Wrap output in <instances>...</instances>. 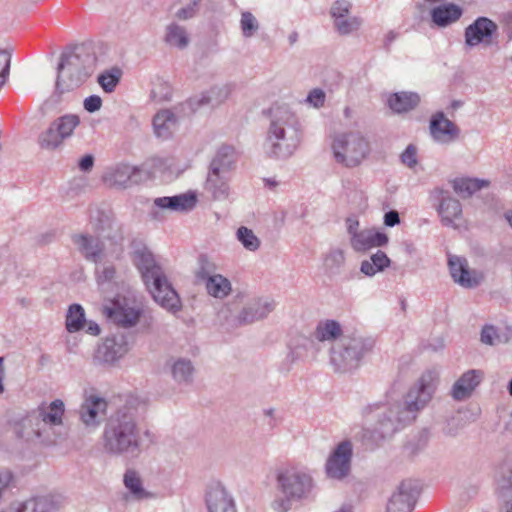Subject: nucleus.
Listing matches in <instances>:
<instances>
[{
	"label": "nucleus",
	"instance_id": "56",
	"mask_svg": "<svg viewBox=\"0 0 512 512\" xmlns=\"http://www.w3.org/2000/svg\"><path fill=\"white\" fill-rule=\"evenodd\" d=\"M200 2H201V0H191L190 4H188L186 7H183L177 11L176 16L182 20H187V19L192 18L196 14L197 7Z\"/></svg>",
	"mask_w": 512,
	"mask_h": 512
},
{
	"label": "nucleus",
	"instance_id": "29",
	"mask_svg": "<svg viewBox=\"0 0 512 512\" xmlns=\"http://www.w3.org/2000/svg\"><path fill=\"white\" fill-rule=\"evenodd\" d=\"M388 241L389 238L385 233L364 229L350 239V245L355 251L362 252L374 247L385 246Z\"/></svg>",
	"mask_w": 512,
	"mask_h": 512
},
{
	"label": "nucleus",
	"instance_id": "6",
	"mask_svg": "<svg viewBox=\"0 0 512 512\" xmlns=\"http://www.w3.org/2000/svg\"><path fill=\"white\" fill-rule=\"evenodd\" d=\"M64 414L65 404L61 399L42 405L22 420L19 436L45 445L55 444L59 438L56 428L63 425Z\"/></svg>",
	"mask_w": 512,
	"mask_h": 512
},
{
	"label": "nucleus",
	"instance_id": "31",
	"mask_svg": "<svg viewBox=\"0 0 512 512\" xmlns=\"http://www.w3.org/2000/svg\"><path fill=\"white\" fill-rule=\"evenodd\" d=\"M463 14L460 6L448 3L433 8L430 12L431 19L438 27H446L458 21Z\"/></svg>",
	"mask_w": 512,
	"mask_h": 512
},
{
	"label": "nucleus",
	"instance_id": "18",
	"mask_svg": "<svg viewBox=\"0 0 512 512\" xmlns=\"http://www.w3.org/2000/svg\"><path fill=\"white\" fill-rule=\"evenodd\" d=\"M448 266L455 283L464 288L477 287L482 281V274L469 268L466 258L457 255H449Z\"/></svg>",
	"mask_w": 512,
	"mask_h": 512
},
{
	"label": "nucleus",
	"instance_id": "10",
	"mask_svg": "<svg viewBox=\"0 0 512 512\" xmlns=\"http://www.w3.org/2000/svg\"><path fill=\"white\" fill-rule=\"evenodd\" d=\"M103 314L111 323L125 328H133L145 317V306L136 297L117 294L103 305Z\"/></svg>",
	"mask_w": 512,
	"mask_h": 512
},
{
	"label": "nucleus",
	"instance_id": "61",
	"mask_svg": "<svg viewBox=\"0 0 512 512\" xmlns=\"http://www.w3.org/2000/svg\"><path fill=\"white\" fill-rule=\"evenodd\" d=\"M501 498V511L502 512H512V492L505 493V496L499 495Z\"/></svg>",
	"mask_w": 512,
	"mask_h": 512
},
{
	"label": "nucleus",
	"instance_id": "23",
	"mask_svg": "<svg viewBox=\"0 0 512 512\" xmlns=\"http://www.w3.org/2000/svg\"><path fill=\"white\" fill-rule=\"evenodd\" d=\"M197 201V193L188 191L174 196L157 197L153 200V205L161 211L185 213L193 210Z\"/></svg>",
	"mask_w": 512,
	"mask_h": 512
},
{
	"label": "nucleus",
	"instance_id": "8",
	"mask_svg": "<svg viewBox=\"0 0 512 512\" xmlns=\"http://www.w3.org/2000/svg\"><path fill=\"white\" fill-rule=\"evenodd\" d=\"M373 347L372 338L357 333L345 334L331 346L330 364L335 372H351L360 366L362 359Z\"/></svg>",
	"mask_w": 512,
	"mask_h": 512
},
{
	"label": "nucleus",
	"instance_id": "27",
	"mask_svg": "<svg viewBox=\"0 0 512 512\" xmlns=\"http://www.w3.org/2000/svg\"><path fill=\"white\" fill-rule=\"evenodd\" d=\"M230 95V89L227 86H215L189 99L188 104L192 110H198L203 107L215 108L224 103Z\"/></svg>",
	"mask_w": 512,
	"mask_h": 512
},
{
	"label": "nucleus",
	"instance_id": "45",
	"mask_svg": "<svg viewBox=\"0 0 512 512\" xmlns=\"http://www.w3.org/2000/svg\"><path fill=\"white\" fill-rule=\"evenodd\" d=\"M165 42L179 49L187 47L189 38L185 28L176 23L168 25L165 33Z\"/></svg>",
	"mask_w": 512,
	"mask_h": 512
},
{
	"label": "nucleus",
	"instance_id": "12",
	"mask_svg": "<svg viewBox=\"0 0 512 512\" xmlns=\"http://www.w3.org/2000/svg\"><path fill=\"white\" fill-rule=\"evenodd\" d=\"M430 200L436 207L440 216L441 223L453 229L459 227V221L462 220V205L454 198L448 190L440 187L434 188L430 192Z\"/></svg>",
	"mask_w": 512,
	"mask_h": 512
},
{
	"label": "nucleus",
	"instance_id": "60",
	"mask_svg": "<svg viewBox=\"0 0 512 512\" xmlns=\"http://www.w3.org/2000/svg\"><path fill=\"white\" fill-rule=\"evenodd\" d=\"M263 415L268 418V422H267V425L271 428H274L278 421H279V417L276 415V409L275 408H265L263 410Z\"/></svg>",
	"mask_w": 512,
	"mask_h": 512
},
{
	"label": "nucleus",
	"instance_id": "26",
	"mask_svg": "<svg viewBox=\"0 0 512 512\" xmlns=\"http://www.w3.org/2000/svg\"><path fill=\"white\" fill-rule=\"evenodd\" d=\"M129 351L127 338L123 334L108 336L104 339L98 352L102 355V360L107 364H114L123 358Z\"/></svg>",
	"mask_w": 512,
	"mask_h": 512
},
{
	"label": "nucleus",
	"instance_id": "41",
	"mask_svg": "<svg viewBox=\"0 0 512 512\" xmlns=\"http://www.w3.org/2000/svg\"><path fill=\"white\" fill-rule=\"evenodd\" d=\"M204 285L208 295L216 299H224L232 291L230 280L218 273L209 277Z\"/></svg>",
	"mask_w": 512,
	"mask_h": 512
},
{
	"label": "nucleus",
	"instance_id": "63",
	"mask_svg": "<svg viewBox=\"0 0 512 512\" xmlns=\"http://www.w3.org/2000/svg\"><path fill=\"white\" fill-rule=\"evenodd\" d=\"M84 109L89 113L96 112V94L90 95L83 102Z\"/></svg>",
	"mask_w": 512,
	"mask_h": 512
},
{
	"label": "nucleus",
	"instance_id": "14",
	"mask_svg": "<svg viewBox=\"0 0 512 512\" xmlns=\"http://www.w3.org/2000/svg\"><path fill=\"white\" fill-rule=\"evenodd\" d=\"M353 445L349 440L340 442L332 451L325 464L327 477L343 480L351 470Z\"/></svg>",
	"mask_w": 512,
	"mask_h": 512
},
{
	"label": "nucleus",
	"instance_id": "57",
	"mask_svg": "<svg viewBox=\"0 0 512 512\" xmlns=\"http://www.w3.org/2000/svg\"><path fill=\"white\" fill-rule=\"evenodd\" d=\"M12 480V473L7 469H0V498Z\"/></svg>",
	"mask_w": 512,
	"mask_h": 512
},
{
	"label": "nucleus",
	"instance_id": "24",
	"mask_svg": "<svg viewBox=\"0 0 512 512\" xmlns=\"http://www.w3.org/2000/svg\"><path fill=\"white\" fill-rule=\"evenodd\" d=\"M63 503L64 498L60 494H48L13 504L11 509L14 512H55Z\"/></svg>",
	"mask_w": 512,
	"mask_h": 512
},
{
	"label": "nucleus",
	"instance_id": "33",
	"mask_svg": "<svg viewBox=\"0 0 512 512\" xmlns=\"http://www.w3.org/2000/svg\"><path fill=\"white\" fill-rule=\"evenodd\" d=\"M206 503L209 512H236L232 498L220 487L213 488L207 493Z\"/></svg>",
	"mask_w": 512,
	"mask_h": 512
},
{
	"label": "nucleus",
	"instance_id": "52",
	"mask_svg": "<svg viewBox=\"0 0 512 512\" xmlns=\"http://www.w3.org/2000/svg\"><path fill=\"white\" fill-rule=\"evenodd\" d=\"M11 55L5 51L0 50V89L5 84L10 70Z\"/></svg>",
	"mask_w": 512,
	"mask_h": 512
},
{
	"label": "nucleus",
	"instance_id": "48",
	"mask_svg": "<svg viewBox=\"0 0 512 512\" xmlns=\"http://www.w3.org/2000/svg\"><path fill=\"white\" fill-rule=\"evenodd\" d=\"M73 242L78 251L89 261L96 263V245L91 236L79 234L73 236Z\"/></svg>",
	"mask_w": 512,
	"mask_h": 512
},
{
	"label": "nucleus",
	"instance_id": "62",
	"mask_svg": "<svg viewBox=\"0 0 512 512\" xmlns=\"http://www.w3.org/2000/svg\"><path fill=\"white\" fill-rule=\"evenodd\" d=\"M94 165V157L93 155H86L79 161L80 170L86 172L92 169Z\"/></svg>",
	"mask_w": 512,
	"mask_h": 512
},
{
	"label": "nucleus",
	"instance_id": "25",
	"mask_svg": "<svg viewBox=\"0 0 512 512\" xmlns=\"http://www.w3.org/2000/svg\"><path fill=\"white\" fill-rule=\"evenodd\" d=\"M230 182L231 175L207 173V177L204 183V191L213 201H229L231 200L233 194Z\"/></svg>",
	"mask_w": 512,
	"mask_h": 512
},
{
	"label": "nucleus",
	"instance_id": "42",
	"mask_svg": "<svg viewBox=\"0 0 512 512\" xmlns=\"http://www.w3.org/2000/svg\"><path fill=\"white\" fill-rule=\"evenodd\" d=\"M495 480L498 495L512 492V459H505L499 464Z\"/></svg>",
	"mask_w": 512,
	"mask_h": 512
},
{
	"label": "nucleus",
	"instance_id": "35",
	"mask_svg": "<svg viewBox=\"0 0 512 512\" xmlns=\"http://www.w3.org/2000/svg\"><path fill=\"white\" fill-rule=\"evenodd\" d=\"M80 421L86 426L96 424V389L91 387L84 391L83 401L77 410Z\"/></svg>",
	"mask_w": 512,
	"mask_h": 512
},
{
	"label": "nucleus",
	"instance_id": "53",
	"mask_svg": "<svg viewBox=\"0 0 512 512\" xmlns=\"http://www.w3.org/2000/svg\"><path fill=\"white\" fill-rule=\"evenodd\" d=\"M325 99V92L322 89L315 88L307 95L306 102L314 108H320L324 105Z\"/></svg>",
	"mask_w": 512,
	"mask_h": 512
},
{
	"label": "nucleus",
	"instance_id": "64",
	"mask_svg": "<svg viewBox=\"0 0 512 512\" xmlns=\"http://www.w3.org/2000/svg\"><path fill=\"white\" fill-rule=\"evenodd\" d=\"M115 268L113 266H107L103 269L102 278L106 281H110L115 276Z\"/></svg>",
	"mask_w": 512,
	"mask_h": 512
},
{
	"label": "nucleus",
	"instance_id": "22",
	"mask_svg": "<svg viewBox=\"0 0 512 512\" xmlns=\"http://www.w3.org/2000/svg\"><path fill=\"white\" fill-rule=\"evenodd\" d=\"M275 309V302L269 297L251 299L239 312L238 321L241 324H252L265 319Z\"/></svg>",
	"mask_w": 512,
	"mask_h": 512
},
{
	"label": "nucleus",
	"instance_id": "59",
	"mask_svg": "<svg viewBox=\"0 0 512 512\" xmlns=\"http://www.w3.org/2000/svg\"><path fill=\"white\" fill-rule=\"evenodd\" d=\"M346 228L350 239L357 233L361 232V230H359V221L355 217H348L346 219Z\"/></svg>",
	"mask_w": 512,
	"mask_h": 512
},
{
	"label": "nucleus",
	"instance_id": "34",
	"mask_svg": "<svg viewBox=\"0 0 512 512\" xmlns=\"http://www.w3.org/2000/svg\"><path fill=\"white\" fill-rule=\"evenodd\" d=\"M512 338V329L510 327H497L492 324H486L482 327L480 341L489 346L505 344Z\"/></svg>",
	"mask_w": 512,
	"mask_h": 512
},
{
	"label": "nucleus",
	"instance_id": "16",
	"mask_svg": "<svg viewBox=\"0 0 512 512\" xmlns=\"http://www.w3.org/2000/svg\"><path fill=\"white\" fill-rule=\"evenodd\" d=\"M351 9L352 3L348 0H337L331 6L333 26L339 35L347 36L355 33L362 25V19L351 15Z\"/></svg>",
	"mask_w": 512,
	"mask_h": 512
},
{
	"label": "nucleus",
	"instance_id": "3",
	"mask_svg": "<svg viewBox=\"0 0 512 512\" xmlns=\"http://www.w3.org/2000/svg\"><path fill=\"white\" fill-rule=\"evenodd\" d=\"M96 67V45L92 40L65 50L57 65L54 94L58 97L80 87Z\"/></svg>",
	"mask_w": 512,
	"mask_h": 512
},
{
	"label": "nucleus",
	"instance_id": "58",
	"mask_svg": "<svg viewBox=\"0 0 512 512\" xmlns=\"http://www.w3.org/2000/svg\"><path fill=\"white\" fill-rule=\"evenodd\" d=\"M400 223V216L396 210H390L384 215V224L388 227H394Z\"/></svg>",
	"mask_w": 512,
	"mask_h": 512
},
{
	"label": "nucleus",
	"instance_id": "30",
	"mask_svg": "<svg viewBox=\"0 0 512 512\" xmlns=\"http://www.w3.org/2000/svg\"><path fill=\"white\" fill-rule=\"evenodd\" d=\"M235 165L234 149L230 146L221 147L212 159L208 173L231 175Z\"/></svg>",
	"mask_w": 512,
	"mask_h": 512
},
{
	"label": "nucleus",
	"instance_id": "51",
	"mask_svg": "<svg viewBox=\"0 0 512 512\" xmlns=\"http://www.w3.org/2000/svg\"><path fill=\"white\" fill-rule=\"evenodd\" d=\"M215 274H217L215 264L210 262L207 257L201 256L199 258L198 268L195 272L197 281L204 284L209 277Z\"/></svg>",
	"mask_w": 512,
	"mask_h": 512
},
{
	"label": "nucleus",
	"instance_id": "49",
	"mask_svg": "<svg viewBox=\"0 0 512 512\" xmlns=\"http://www.w3.org/2000/svg\"><path fill=\"white\" fill-rule=\"evenodd\" d=\"M236 238L246 250L251 252L257 251L261 244L260 239L255 233L245 226H241L237 229Z\"/></svg>",
	"mask_w": 512,
	"mask_h": 512
},
{
	"label": "nucleus",
	"instance_id": "11",
	"mask_svg": "<svg viewBox=\"0 0 512 512\" xmlns=\"http://www.w3.org/2000/svg\"><path fill=\"white\" fill-rule=\"evenodd\" d=\"M80 124V117L76 114H65L51 122L49 127L39 135L38 143L42 149L55 150L64 140L73 135Z\"/></svg>",
	"mask_w": 512,
	"mask_h": 512
},
{
	"label": "nucleus",
	"instance_id": "54",
	"mask_svg": "<svg viewBox=\"0 0 512 512\" xmlns=\"http://www.w3.org/2000/svg\"><path fill=\"white\" fill-rule=\"evenodd\" d=\"M401 162L409 168L416 167L417 160V149L413 145H408L407 148L401 154Z\"/></svg>",
	"mask_w": 512,
	"mask_h": 512
},
{
	"label": "nucleus",
	"instance_id": "1",
	"mask_svg": "<svg viewBox=\"0 0 512 512\" xmlns=\"http://www.w3.org/2000/svg\"><path fill=\"white\" fill-rule=\"evenodd\" d=\"M146 409V399L136 394L109 401L98 397V414L106 415L101 434L105 453L139 457L144 450L140 420Z\"/></svg>",
	"mask_w": 512,
	"mask_h": 512
},
{
	"label": "nucleus",
	"instance_id": "15",
	"mask_svg": "<svg viewBox=\"0 0 512 512\" xmlns=\"http://www.w3.org/2000/svg\"><path fill=\"white\" fill-rule=\"evenodd\" d=\"M146 177L144 170L127 164L107 168L102 174V181L108 187L128 188L138 184Z\"/></svg>",
	"mask_w": 512,
	"mask_h": 512
},
{
	"label": "nucleus",
	"instance_id": "17",
	"mask_svg": "<svg viewBox=\"0 0 512 512\" xmlns=\"http://www.w3.org/2000/svg\"><path fill=\"white\" fill-rule=\"evenodd\" d=\"M418 494L419 490L414 481H402L389 498L386 511L411 512Z\"/></svg>",
	"mask_w": 512,
	"mask_h": 512
},
{
	"label": "nucleus",
	"instance_id": "36",
	"mask_svg": "<svg viewBox=\"0 0 512 512\" xmlns=\"http://www.w3.org/2000/svg\"><path fill=\"white\" fill-rule=\"evenodd\" d=\"M195 367L188 358H177L171 363V375L178 384H190L193 381Z\"/></svg>",
	"mask_w": 512,
	"mask_h": 512
},
{
	"label": "nucleus",
	"instance_id": "55",
	"mask_svg": "<svg viewBox=\"0 0 512 512\" xmlns=\"http://www.w3.org/2000/svg\"><path fill=\"white\" fill-rule=\"evenodd\" d=\"M171 88L167 84H159L151 91V97L155 101H166L171 98Z\"/></svg>",
	"mask_w": 512,
	"mask_h": 512
},
{
	"label": "nucleus",
	"instance_id": "2",
	"mask_svg": "<svg viewBox=\"0 0 512 512\" xmlns=\"http://www.w3.org/2000/svg\"><path fill=\"white\" fill-rule=\"evenodd\" d=\"M439 383V372L434 369L425 371L408 391L404 404L399 401L377 403L365 410L368 422H373L369 438L378 442L389 438L410 423L416 413L427 406L433 398Z\"/></svg>",
	"mask_w": 512,
	"mask_h": 512
},
{
	"label": "nucleus",
	"instance_id": "43",
	"mask_svg": "<svg viewBox=\"0 0 512 512\" xmlns=\"http://www.w3.org/2000/svg\"><path fill=\"white\" fill-rule=\"evenodd\" d=\"M488 184V181L476 178H458L453 181V189L462 198H468Z\"/></svg>",
	"mask_w": 512,
	"mask_h": 512
},
{
	"label": "nucleus",
	"instance_id": "47",
	"mask_svg": "<svg viewBox=\"0 0 512 512\" xmlns=\"http://www.w3.org/2000/svg\"><path fill=\"white\" fill-rule=\"evenodd\" d=\"M345 253L341 249L330 250L324 258V267L330 275H339L345 264Z\"/></svg>",
	"mask_w": 512,
	"mask_h": 512
},
{
	"label": "nucleus",
	"instance_id": "13",
	"mask_svg": "<svg viewBox=\"0 0 512 512\" xmlns=\"http://www.w3.org/2000/svg\"><path fill=\"white\" fill-rule=\"evenodd\" d=\"M119 225L107 214L98 213V255L116 254L121 250Z\"/></svg>",
	"mask_w": 512,
	"mask_h": 512
},
{
	"label": "nucleus",
	"instance_id": "19",
	"mask_svg": "<svg viewBox=\"0 0 512 512\" xmlns=\"http://www.w3.org/2000/svg\"><path fill=\"white\" fill-rule=\"evenodd\" d=\"M497 30L498 25L494 21L487 17H478L465 28V44L469 47H475L480 43L490 44Z\"/></svg>",
	"mask_w": 512,
	"mask_h": 512
},
{
	"label": "nucleus",
	"instance_id": "38",
	"mask_svg": "<svg viewBox=\"0 0 512 512\" xmlns=\"http://www.w3.org/2000/svg\"><path fill=\"white\" fill-rule=\"evenodd\" d=\"M390 263L391 261L386 253L378 250L368 259H365L361 262L360 271L364 275L372 277L377 273L384 271L385 268L389 267Z\"/></svg>",
	"mask_w": 512,
	"mask_h": 512
},
{
	"label": "nucleus",
	"instance_id": "4",
	"mask_svg": "<svg viewBox=\"0 0 512 512\" xmlns=\"http://www.w3.org/2000/svg\"><path fill=\"white\" fill-rule=\"evenodd\" d=\"M301 128L297 116L285 105H275L269 111V126L265 140L268 156L287 159L301 143Z\"/></svg>",
	"mask_w": 512,
	"mask_h": 512
},
{
	"label": "nucleus",
	"instance_id": "44",
	"mask_svg": "<svg viewBox=\"0 0 512 512\" xmlns=\"http://www.w3.org/2000/svg\"><path fill=\"white\" fill-rule=\"evenodd\" d=\"M123 71L118 66L103 70L98 74V85L106 93H112L119 84Z\"/></svg>",
	"mask_w": 512,
	"mask_h": 512
},
{
	"label": "nucleus",
	"instance_id": "9",
	"mask_svg": "<svg viewBox=\"0 0 512 512\" xmlns=\"http://www.w3.org/2000/svg\"><path fill=\"white\" fill-rule=\"evenodd\" d=\"M332 151L337 163L348 168H354L369 156L371 148L363 133L350 131L335 137Z\"/></svg>",
	"mask_w": 512,
	"mask_h": 512
},
{
	"label": "nucleus",
	"instance_id": "28",
	"mask_svg": "<svg viewBox=\"0 0 512 512\" xmlns=\"http://www.w3.org/2000/svg\"><path fill=\"white\" fill-rule=\"evenodd\" d=\"M86 332L91 335H96V322L86 320L84 308L77 303L71 304L68 307L65 319V327L69 333H76L85 328Z\"/></svg>",
	"mask_w": 512,
	"mask_h": 512
},
{
	"label": "nucleus",
	"instance_id": "5",
	"mask_svg": "<svg viewBox=\"0 0 512 512\" xmlns=\"http://www.w3.org/2000/svg\"><path fill=\"white\" fill-rule=\"evenodd\" d=\"M133 262L153 299L164 309L177 312L181 301L154 254L146 247L134 251Z\"/></svg>",
	"mask_w": 512,
	"mask_h": 512
},
{
	"label": "nucleus",
	"instance_id": "46",
	"mask_svg": "<svg viewBox=\"0 0 512 512\" xmlns=\"http://www.w3.org/2000/svg\"><path fill=\"white\" fill-rule=\"evenodd\" d=\"M310 340L304 336L296 337L289 345V352L286 355V361L289 364L304 360Z\"/></svg>",
	"mask_w": 512,
	"mask_h": 512
},
{
	"label": "nucleus",
	"instance_id": "21",
	"mask_svg": "<svg viewBox=\"0 0 512 512\" xmlns=\"http://www.w3.org/2000/svg\"><path fill=\"white\" fill-rule=\"evenodd\" d=\"M483 378L482 370L470 369L465 371L452 385L450 396L458 402L469 399Z\"/></svg>",
	"mask_w": 512,
	"mask_h": 512
},
{
	"label": "nucleus",
	"instance_id": "40",
	"mask_svg": "<svg viewBox=\"0 0 512 512\" xmlns=\"http://www.w3.org/2000/svg\"><path fill=\"white\" fill-rule=\"evenodd\" d=\"M420 97L413 92H399L391 95L388 99L389 107L397 112H407L418 105Z\"/></svg>",
	"mask_w": 512,
	"mask_h": 512
},
{
	"label": "nucleus",
	"instance_id": "7",
	"mask_svg": "<svg viewBox=\"0 0 512 512\" xmlns=\"http://www.w3.org/2000/svg\"><path fill=\"white\" fill-rule=\"evenodd\" d=\"M276 483L282 494L281 498L272 502V508L277 512L290 510L293 501L308 499L315 488V480L311 471L297 465H288L278 469Z\"/></svg>",
	"mask_w": 512,
	"mask_h": 512
},
{
	"label": "nucleus",
	"instance_id": "39",
	"mask_svg": "<svg viewBox=\"0 0 512 512\" xmlns=\"http://www.w3.org/2000/svg\"><path fill=\"white\" fill-rule=\"evenodd\" d=\"M176 123V116L170 110L159 111L153 119L155 134L163 139L170 137Z\"/></svg>",
	"mask_w": 512,
	"mask_h": 512
},
{
	"label": "nucleus",
	"instance_id": "32",
	"mask_svg": "<svg viewBox=\"0 0 512 512\" xmlns=\"http://www.w3.org/2000/svg\"><path fill=\"white\" fill-rule=\"evenodd\" d=\"M344 335L341 324L333 319L320 321L313 332V337L317 341L330 342L332 345Z\"/></svg>",
	"mask_w": 512,
	"mask_h": 512
},
{
	"label": "nucleus",
	"instance_id": "37",
	"mask_svg": "<svg viewBox=\"0 0 512 512\" xmlns=\"http://www.w3.org/2000/svg\"><path fill=\"white\" fill-rule=\"evenodd\" d=\"M123 483L128 491V497L134 500H143L150 496V493L143 487L139 473L133 469L126 470Z\"/></svg>",
	"mask_w": 512,
	"mask_h": 512
},
{
	"label": "nucleus",
	"instance_id": "20",
	"mask_svg": "<svg viewBox=\"0 0 512 512\" xmlns=\"http://www.w3.org/2000/svg\"><path fill=\"white\" fill-rule=\"evenodd\" d=\"M430 134L439 144L448 145L455 142L460 135V129L442 112L436 113L430 120Z\"/></svg>",
	"mask_w": 512,
	"mask_h": 512
},
{
	"label": "nucleus",
	"instance_id": "50",
	"mask_svg": "<svg viewBox=\"0 0 512 512\" xmlns=\"http://www.w3.org/2000/svg\"><path fill=\"white\" fill-rule=\"evenodd\" d=\"M260 25L256 17L249 11L242 12L240 29L245 38L253 37L259 30Z\"/></svg>",
	"mask_w": 512,
	"mask_h": 512
}]
</instances>
